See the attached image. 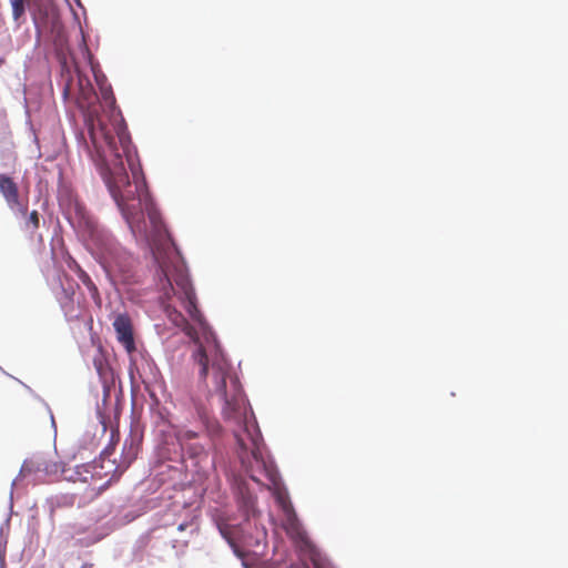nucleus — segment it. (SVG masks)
<instances>
[{"label": "nucleus", "instance_id": "f257e3e1", "mask_svg": "<svg viewBox=\"0 0 568 568\" xmlns=\"http://www.w3.org/2000/svg\"><path fill=\"white\" fill-rule=\"evenodd\" d=\"M100 97L91 84L82 88L79 103L84 113L89 140L85 148L112 199L133 232L146 233L144 212L153 229L162 230L161 213L149 190L131 138L115 98L105 79L95 74ZM80 85L83 87L80 80Z\"/></svg>", "mask_w": 568, "mask_h": 568}, {"label": "nucleus", "instance_id": "dca6fc26", "mask_svg": "<svg viewBox=\"0 0 568 568\" xmlns=\"http://www.w3.org/2000/svg\"><path fill=\"white\" fill-rule=\"evenodd\" d=\"M24 2L26 0H10V4L12 7V17L16 21H18L24 14Z\"/></svg>", "mask_w": 568, "mask_h": 568}, {"label": "nucleus", "instance_id": "4be33fe9", "mask_svg": "<svg viewBox=\"0 0 568 568\" xmlns=\"http://www.w3.org/2000/svg\"><path fill=\"white\" fill-rule=\"evenodd\" d=\"M304 568H308V567H304Z\"/></svg>", "mask_w": 568, "mask_h": 568}, {"label": "nucleus", "instance_id": "6e6552de", "mask_svg": "<svg viewBox=\"0 0 568 568\" xmlns=\"http://www.w3.org/2000/svg\"><path fill=\"white\" fill-rule=\"evenodd\" d=\"M142 444V435L131 432L125 438L120 463L112 469L113 475H121L136 458Z\"/></svg>", "mask_w": 568, "mask_h": 568}, {"label": "nucleus", "instance_id": "39448f33", "mask_svg": "<svg viewBox=\"0 0 568 568\" xmlns=\"http://www.w3.org/2000/svg\"><path fill=\"white\" fill-rule=\"evenodd\" d=\"M114 452V445H109L100 456L101 464H98L95 460L88 464H81L75 466L74 468L67 467L64 473V479L69 481H81V483H90L102 479L104 476L109 474H113L112 469L104 471L103 474L98 470V468H104V460L109 458Z\"/></svg>", "mask_w": 568, "mask_h": 568}, {"label": "nucleus", "instance_id": "f03ea898", "mask_svg": "<svg viewBox=\"0 0 568 568\" xmlns=\"http://www.w3.org/2000/svg\"><path fill=\"white\" fill-rule=\"evenodd\" d=\"M192 358L197 366L200 382L206 388H210L211 384L223 399L224 418L237 425L233 432L237 443V455L245 471L258 484L265 478L268 485L277 486L280 475L273 463L263 455V437L257 423L253 416H248L241 384L237 377L231 375V364L212 333L205 336V343L196 345Z\"/></svg>", "mask_w": 568, "mask_h": 568}, {"label": "nucleus", "instance_id": "2eb2a0df", "mask_svg": "<svg viewBox=\"0 0 568 568\" xmlns=\"http://www.w3.org/2000/svg\"><path fill=\"white\" fill-rule=\"evenodd\" d=\"M277 500L282 505L283 510L286 513L287 523L290 525V528L295 529L297 524H296V517H295L292 506L290 504H287V501L281 495H278Z\"/></svg>", "mask_w": 568, "mask_h": 568}, {"label": "nucleus", "instance_id": "4468645a", "mask_svg": "<svg viewBox=\"0 0 568 568\" xmlns=\"http://www.w3.org/2000/svg\"><path fill=\"white\" fill-rule=\"evenodd\" d=\"M24 227L32 235L40 227V214L38 211L33 210L29 214L26 215Z\"/></svg>", "mask_w": 568, "mask_h": 568}, {"label": "nucleus", "instance_id": "a211bd4d", "mask_svg": "<svg viewBox=\"0 0 568 568\" xmlns=\"http://www.w3.org/2000/svg\"><path fill=\"white\" fill-rule=\"evenodd\" d=\"M189 449V454L191 457H201V456H205L206 457V454H205V450H204V447L203 446H191L187 448Z\"/></svg>", "mask_w": 568, "mask_h": 568}, {"label": "nucleus", "instance_id": "aec40b11", "mask_svg": "<svg viewBox=\"0 0 568 568\" xmlns=\"http://www.w3.org/2000/svg\"><path fill=\"white\" fill-rule=\"evenodd\" d=\"M71 270L75 272L78 277L80 278V272H85L75 261H72V263L69 265Z\"/></svg>", "mask_w": 568, "mask_h": 568}, {"label": "nucleus", "instance_id": "0eeeda50", "mask_svg": "<svg viewBox=\"0 0 568 568\" xmlns=\"http://www.w3.org/2000/svg\"><path fill=\"white\" fill-rule=\"evenodd\" d=\"M113 327L119 343L124 347L126 353L130 355L134 353L136 347L131 317L126 313L118 314L113 321Z\"/></svg>", "mask_w": 568, "mask_h": 568}, {"label": "nucleus", "instance_id": "412c9836", "mask_svg": "<svg viewBox=\"0 0 568 568\" xmlns=\"http://www.w3.org/2000/svg\"><path fill=\"white\" fill-rule=\"evenodd\" d=\"M185 528H186V525H185V524H181V525H179V527H178V529H179L180 531L184 530Z\"/></svg>", "mask_w": 568, "mask_h": 568}, {"label": "nucleus", "instance_id": "9b49d317", "mask_svg": "<svg viewBox=\"0 0 568 568\" xmlns=\"http://www.w3.org/2000/svg\"><path fill=\"white\" fill-rule=\"evenodd\" d=\"M19 192L18 184L12 178L0 174V193L4 201Z\"/></svg>", "mask_w": 568, "mask_h": 568}, {"label": "nucleus", "instance_id": "f8f14e48", "mask_svg": "<svg viewBox=\"0 0 568 568\" xmlns=\"http://www.w3.org/2000/svg\"><path fill=\"white\" fill-rule=\"evenodd\" d=\"M8 207L17 215L26 216L28 213V201L20 197V193L6 200Z\"/></svg>", "mask_w": 568, "mask_h": 568}, {"label": "nucleus", "instance_id": "7ed1b4c3", "mask_svg": "<svg viewBox=\"0 0 568 568\" xmlns=\"http://www.w3.org/2000/svg\"><path fill=\"white\" fill-rule=\"evenodd\" d=\"M144 222L146 225V233L133 232L134 235L139 234L144 239L152 241V255L158 264V287L161 292V302L164 307V312L169 318V321L176 327L181 328L193 342L195 345L201 343L199 334L196 329L187 322L184 315L179 312L174 306L171 305V300L173 296H176L179 301L184 306L189 316L199 324L204 335H210L211 332L207 331L206 322L197 308V300L195 291L190 281L187 271L185 265L180 260L179 254L175 248H172L169 244H156L154 242V237L162 236L165 233L164 224H162V230L156 232L148 216L144 212ZM161 223L163 221L161 220Z\"/></svg>", "mask_w": 568, "mask_h": 568}, {"label": "nucleus", "instance_id": "20e7f679", "mask_svg": "<svg viewBox=\"0 0 568 568\" xmlns=\"http://www.w3.org/2000/svg\"><path fill=\"white\" fill-rule=\"evenodd\" d=\"M101 264L114 282L129 284L136 281L135 258L116 242H106L103 245Z\"/></svg>", "mask_w": 568, "mask_h": 568}, {"label": "nucleus", "instance_id": "ddd939ff", "mask_svg": "<svg viewBox=\"0 0 568 568\" xmlns=\"http://www.w3.org/2000/svg\"><path fill=\"white\" fill-rule=\"evenodd\" d=\"M80 281L88 288L91 297L97 303L100 304L101 298H100L99 290H98L97 285L94 284V282L91 280L90 275L87 272H80Z\"/></svg>", "mask_w": 568, "mask_h": 568}, {"label": "nucleus", "instance_id": "423d86ee", "mask_svg": "<svg viewBox=\"0 0 568 568\" xmlns=\"http://www.w3.org/2000/svg\"><path fill=\"white\" fill-rule=\"evenodd\" d=\"M65 470V465L58 459L54 453L36 455L26 460L21 468L23 474L42 473L50 477L62 476L63 478Z\"/></svg>", "mask_w": 568, "mask_h": 568}, {"label": "nucleus", "instance_id": "9d476101", "mask_svg": "<svg viewBox=\"0 0 568 568\" xmlns=\"http://www.w3.org/2000/svg\"><path fill=\"white\" fill-rule=\"evenodd\" d=\"M199 416H200V420H201L202 425L204 426L207 435L212 439L219 437L222 432V427H221L220 423L215 418L209 416L205 412L199 413Z\"/></svg>", "mask_w": 568, "mask_h": 568}, {"label": "nucleus", "instance_id": "1a4fd4ad", "mask_svg": "<svg viewBox=\"0 0 568 568\" xmlns=\"http://www.w3.org/2000/svg\"><path fill=\"white\" fill-rule=\"evenodd\" d=\"M100 495V489L93 486H88L84 491V496L78 498V494L63 495L58 499L59 506H82L87 503L94 500Z\"/></svg>", "mask_w": 568, "mask_h": 568}, {"label": "nucleus", "instance_id": "6ab92c4d", "mask_svg": "<svg viewBox=\"0 0 568 568\" xmlns=\"http://www.w3.org/2000/svg\"><path fill=\"white\" fill-rule=\"evenodd\" d=\"M196 437H197V434L193 430H185V432L181 433L182 439H193Z\"/></svg>", "mask_w": 568, "mask_h": 568}, {"label": "nucleus", "instance_id": "f3484780", "mask_svg": "<svg viewBox=\"0 0 568 568\" xmlns=\"http://www.w3.org/2000/svg\"><path fill=\"white\" fill-rule=\"evenodd\" d=\"M93 365L101 377L105 376L108 365L105 364V361L102 355H99L93 359Z\"/></svg>", "mask_w": 568, "mask_h": 568}]
</instances>
